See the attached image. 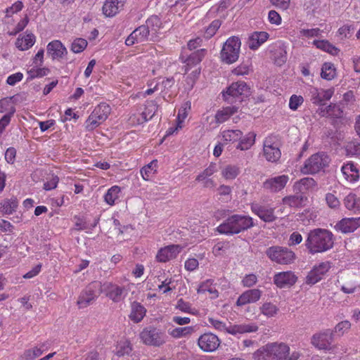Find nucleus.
Wrapping results in <instances>:
<instances>
[{
	"label": "nucleus",
	"mask_w": 360,
	"mask_h": 360,
	"mask_svg": "<svg viewBox=\"0 0 360 360\" xmlns=\"http://www.w3.org/2000/svg\"><path fill=\"white\" fill-rule=\"evenodd\" d=\"M301 354L299 351H290V346L282 342L268 343L253 354L257 360H298Z\"/></svg>",
	"instance_id": "nucleus-1"
},
{
	"label": "nucleus",
	"mask_w": 360,
	"mask_h": 360,
	"mask_svg": "<svg viewBox=\"0 0 360 360\" xmlns=\"http://www.w3.org/2000/svg\"><path fill=\"white\" fill-rule=\"evenodd\" d=\"M334 237L332 232L324 229H315L308 233L304 245L311 255L323 253L332 249Z\"/></svg>",
	"instance_id": "nucleus-2"
},
{
	"label": "nucleus",
	"mask_w": 360,
	"mask_h": 360,
	"mask_svg": "<svg viewBox=\"0 0 360 360\" xmlns=\"http://www.w3.org/2000/svg\"><path fill=\"white\" fill-rule=\"evenodd\" d=\"M161 21L158 16L150 17L144 25H142L134 30L126 39L127 46H132L135 44L143 43L150 39L156 34L160 27Z\"/></svg>",
	"instance_id": "nucleus-3"
},
{
	"label": "nucleus",
	"mask_w": 360,
	"mask_h": 360,
	"mask_svg": "<svg viewBox=\"0 0 360 360\" xmlns=\"http://www.w3.org/2000/svg\"><path fill=\"white\" fill-rule=\"evenodd\" d=\"M255 226L253 219L249 215L233 214L223 221L217 230L225 235L238 234Z\"/></svg>",
	"instance_id": "nucleus-4"
},
{
	"label": "nucleus",
	"mask_w": 360,
	"mask_h": 360,
	"mask_svg": "<svg viewBox=\"0 0 360 360\" xmlns=\"http://www.w3.org/2000/svg\"><path fill=\"white\" fill-rule=\"evenodd\" d=\"M111 108L105 103H101L95 107L92 112L85 122V128L88 131H93L108 117Z\"/></svg>",
	"instance_id": "nucleus-5"
},
{
	"label": "nucleus",
	"mask_w": 360,
	"mask_h": 360,
	"mask_svg": "<svg viewBox=\"0 0 360 360\" xmlns=\"http://www.w3.org/2000/svg\"><path fill=\"white\" fill-rule=\"evenodd\" d=\"M103 292V285L99 281L89 284L80 293L77 304L79 309L86 308L91 304L99 295Z\"/></svg>",
	"instance_id": "nucleus-6"
},
{
	"label": "nucleus",
	"mask_w": 360,
	"mask_h": 360,
	"mask_svg": "<svg viewBox=\"0 0 360 360\" xmlns=\"http://www.w3.org/2000/svg\"><path fill=\"white\" fill-rule=\"evenodd\" d=\"M241 42L238 37H229L224 44L220 53L221 60L226 64L235 63L239 57Z\"/></svg>",
	"instance_id": "nucleus-7"
},
{
	"label": "nucleus",
	"mask_w": 360,
	"mask_h": 360,
	"mask_svg": "<svg viewBox=\"0 0 360 360\" xmlns=\"http://www.w3.org/2000/svg\"><path fill=\"white\" fill-rule=\"evenodd\" d=\"M330 158L323 153H318L307 159L301 168V172L305 174H314L329 165Z\"/></svg>",
	"instance_id": "nucleus-8"
},
{
	"label": "nucleus",
	"mask_w": 360,
	"mask_h": 360,
	"mask_svg": "<svg viewBox=\"0 0 360 360\" xmlns=\"http://www.w3.org/2000/svg\"><path fill=\"white\" fill-rule=\"evenodd\" d=\"M266 253L272 262L280 264H292L296 258L295 252L285 247H270Z\"/></svg>",
	"instance_id": "nucleus-9"
},
{
	"label": "nucleus",
	"mask_w": 360,
	"mask_h": 360,
	"mask_svg": "<svg viewBox=\"0 0 360 360\" xmlns=\"http://www.w3.org/2000/svg\"><path fill=\"white\" fill-rule=\"evenodd\" d=\"M250 89L244 82L232 83L223 93L224 98L228 103L241 102L249 94Z\"/></svg>",
	"instance_id": "nucleus-10"
},
{
	"label": "nucleus",
	"mask_w": 360,
	"mask_h": 360,
	"mask_svg": "<svg viewBox=\"0 0 360 360\" xmlns=\"http://www.w3.org/2000/svg\"><path fill=\"white\" fill-rule=\"evenodd\" d=\"M143 342L147 345L160 347L167 341V336L165 333L156 328H146L140 334Z\"/></svg>",
	"instance_id": "nucleus-11"
},
{
	"label": "nucleus",
	"mask_w": 360,
	"mask_h": 360,
	"mask_svg": "<svg viewBox=\"0 0 360 360\" xmlns=\"http://www.w3.org/2000/svg\"><path fill=\"white\" fill-rule=\"evenodd\" d=\"M250 209L252 213L264 222H273L276 219L275 208L268 205L253 202L250 205Z\"/></svg>",
	"instance_id": "nucleus-12"
},
{
	"label": "nucleus",
	"mask_w": 360,
	"mask_h": 360,
	"mask_svg": "<svg viewBox=\"0 0 360 360\" xmlns=\"http://www.w3.org/2000/svg\"><path fill=\"white\" fill-rule=\"evenodd\" d=\"M333 342V332L326 330L313 335L311 343L320 350H330Z\"/></svg>",
	"instance_id": "nucleus-13"
},
{
	"label": "nucleus",
	"mask_w": 360,
	"mask_h": 360,
	"mask_svg": "<svg viewBox=\"0 0 360 360\" xmlns=\"http://www.w3.org/2000/svg\"><path fill=\"white\" fill-rule=\"evenodd\" d=\"M263 152L269 162H275L280 159L281 153L275 137L269 136L264 140Z\"/></svg>",
	"instance_id": "nucleus-14"
},
{
	"label": "nucleus",
	"mask_w": 360,
	"mask_h": 360,
	"mask_svg": "<svg viewBox=\"0 0 360 360\" xmlns=\"http://www.w3.org/2000/svg\"><path fill=\"white\" fill-rule=\"evenodd\" d=\"M330 269L328 262H324L314 266L308 273L305 278V283L308 285H314L319 282Z\"/></svg>",
	"instance_id": "nucleus-15"
},
{
	"label": "nucleus",
	"mask_w": 360,
	"mask_h": 360,
	"mask_svg": "<svg viewBox=\"0 0 360 360\" xmlns=\"http://www.w3.org/2000/svg\"><path fill=\"white\" fill-rule=\"evenodd\" d=\"M221 343L219 338L212 333H205L201 335L198 340V345L200 349L205 352H212L215 351Z\"/></svg>",
	"instance_id": "nucleus-16"
},
{
	"label": "nucleus",
	"mask_w": 360,
	"mask_h": 360,
	"mask_svg": "<svg viewBox=\"0 0 360 360\" xmlns=\"http://www.w3.org/2000/svg\"><path fill=\"white\" fill-rule=\"evenodd\" d=\"M103 292L114 302H119L123 300L127 295V289L123 286H119L112 283H104Z\"/></svg>",
	"instance_id": "nucleus-17"
},
{
	"label": "nucleus",
	"mask_w": 360,
	"mask_h": 360,
	"mask_svg": "<svg viewBox=\"0 0 360 360\" xmlns=\"http://www.w3.org/2000/svg\"><path fill=\"white\" fill-rule=\"evenodd\" d=\"M334 88L327 89L312 87L309 89L311 101L317 105H325L326 101H329L334 94Z\"/></svg>",
	"instance_id": "nucleus-18"
},
{
	"label": "nucleus",
	"mask_w": 360,
	"mask_h": 360,
	"mask_svg": "<svg viewBox=\"0 0 360 360\" xmlns=\"http://www.w3.org/2000/svg\"><path fill=\"white\" fill-rule=\"evenodd\" d=\"M288 181L289 176L282 174L266 179L263 183V187L271 193H278L285 187Z\"/></svg>",
	"instance_id": "nucleus-19"
},
{
	"label": "nucleus",
	"mask_w": 360,
	"mask_h": 360,
	"mask_svg": "<svg viewBox=\"0 0 360 360\" xmlns=\"http://www.w3.org/2000/svg\"><path fill=\"white\" fill-rule=\"evenodd\" d=\"M297 279L292 271H282L274 275V283L279 288H289L296 283Z\"/></svg>",
	"instance_id": "nucleus-20"
},
{
	"label": "nucleus",
	"mask_w": 360,
	"mask_h": 360,
	"mask_svg": "<svg viewBox=\"0 0 360 360\" xmlns=\"http://www.w3.org/2000/svg\"><path fill=\"white\" fill-rule=\"evenodd\" d=\"M182 250L179 245H170L160 248L156 255V259L159 262H167L175 258Z\"/></svg>",
	"instance_id": "nucleus-21"
},
{
	"label": "nucleus",
	"mask_w": 360,
	"mask_h": 360,
	"mask_svg": "<svg viewBox=\"0 0 360 360\" xmlns=\"http://www.w3.org/2000/svg\"><path fill=\"white\" fill-rule=\"evenodd\" d=\"M262 290L254 288L245 290L238 298L236 306L242 307L248 304L255 303L261 298Z\"/></svg>",
	"instance_id": "nucleus-22"
},
{
	"label": "nucleus",
	"mask_w": 360,
	"mask_h": 360,
	"mask_svg": "<svg viewBox=\"0 0 360 360\" xmlns=\"http://www.w3.org/2000/svg\"><path fill=\"white\" fill-rule=\"evenodd\" d=\"M46 49L47 54L51 56L52 60H59L68 53L67 49L59 40H53L49 42Z\"/></svg>",
	"instance_id": "nucleus-23"
},
{
	"label": "nucleus",
	"mask_w": 360,
	"mask_h": 360,
	"mask_svg": "<svg viewBox=\"0 0 360 360\" xmlns=\"http://www.w3.org/2000/svg\"><path fill=\"white\" fill-rule=\"evenodd\" d=\"M341 172L345 179L350 184H354L359 180V169L356 165L352 161L347 162L342 166Z\"/></svg>",
	"instance_id": "nucleus-24"
},
{
	"label": "nucleus",
	"mask_w": 360,
	"mask_h": 360,
	"mask_svg": "<svg viewBox=\"0 0 360 360\" xmlns=\"http://www.w3.org/2000/svg\"><path fill=\"white\" fill-rule=\"evenodd\" d=\"M360 226V217L344 218L335 225L337 230L343 233L354 232Z\"/></svg>",
	"instance_id": "nucleus-25"
},
{
	"label": "nucleus",
	"mask_w": 360,
	"mask_h": 360,
	"mask_svg": "<svg viewBox=\"0 0 360 360\" xmlns=\"http://www.w3.org/2000/svg\"><path fill=\"white\" fill-rule=\"evenodd\" d=\"M259 326L255 322H244L239 324H234L229 329V334L232 335H238L245 333H257Z\"/></svg>",
	"instance_id": "nucleus-26"
},
{
	"label": "nucleus",
	"mask_w": 360,
	"mask_h": 360,
	"mask_svg": "<svg viewBox=\"0 0 360 360\" xmlns=\"http://www.w3.org/2000/svg\"><path fill=\"white\" fill-rule=\"evenodd\" d=\"M125 0H105L102 10L106 17L115 16L124 6Z\"/></svg>",
	"instance_id": "nucleus-27"
},
{
	"label": "nucleus",
	"mask_w": 360,
	"mask_h": 360,
	"mask_svg": "<svg viewBox=\"0 0 360 360\" xmlns=\"http://www.w3.org/2000/svg\"><path fill=\"white\" fill-rule=\"evenodd\" d=\"M269 37V34L266 32H254L248 38V46L252 50H257Z\"/></svg>",
	"instance_id": "nucleus-28"
},
{
	"label": "nucleus",
	"mask_w": 360,
	"mask_h": 360,
	"mask_svg": "<svg viewBox=\"0 0 360 360\" xmlns=\"http://www.w3.org/2000/svg\"><path fill=\"white\" fill-rule=\"evenodd\" d=\"M35 41V36L32 33H27L25 35H19L15 44L20 51H26L34 44Z\"/></svg>",
	"instance_id": "nucleus-29"
},
{
	"label": "nucleus",
	"mask_w": 360,
	"mask_h": 360,
	"mask_svg": "<svg viewBox=\"0 0 360 360\" xmlns=\"http://www.w3.org/2000/svg\"><path fill=\"white\" fill-rule=\"evenodd\" d=\"M238 108L236 105H232L222 108L218 110L214 117L217 123L221 124L228 120L231 116L238 112Z\"/></svg>",
	"instance_id": "nucleus-30"
},
{
	"label": "nucleus",
	"mask_w": 360,
	"mask_h": 360,
	"mask_svg": "<svg viewBox=\"0 0 360 360\" xmlns=\"http://www.w3.org/2000/svg\"><path fill=\"white\" fill-rule=\"evenodd\" d=\"M121 188L118 186H113L108 189L105 193L104 201L108 205L112 206L120 201Z\"/></svg>",
	"instance_id": "nucleus-31"
},
{
	"label": "nucleus",
	"mask_w": 360,
	"mask_h": 360,
	"mask_svg": "<svg viewBox=\"0 0 360 360\" xmlns=\"http://www.w3.org/2000/svg\"><path fill=\"white\" fill-rule=\"evenodd\" d=\"M146 313V309L142 304H141L139 302H134L131 304V309L129 314V318L134 323H139L143 319Z\"/></svg>",
	"instance_id": "nucleus-32"
},
{
	"label": "nucleus",
	"mask_w": 360,
	"mask_h": 360,
	"mask_svg": "<svg viewBox=\"0 0 360 360\" xmlns=\"http://www.w3.org/2000/svg\"><path fill=\"white\" fill-rule=\"evenodd\" d=\"M132 351L131 342L125 338L121 339L115 345L114 353L117 356L129 355Z\"/></svg>",
	"instance_id": "nucleus-33"
},
{
	"label": "nucleus",
	"mask_w": 360,
	"mask_h": 360,
	"mask_svg": "<svg viewBox=\"0 0 360 360\" xmlns=\"http://www.w3.org/2000/svg\"><path fill=\"white\" fill-rule=\"evenodd\" d=\"M243 132L238 129H227L220 132L219 137L225 143L236 142L242 138Z\"/></svg>",
	"instance_id": "nucleus-34"
},
{
	"label": "nucleus",
	"mask_w": 360,
	"mask_h": 360,
	"mask_svg": "<svg viewBox=\"0 0 360 360\" xmlns=\"http://www.w3.org/2000/svg\"><path fill=\"white\" fill-rule=\"evenodd\" d=\"M198 293L209 292L212 298H216L218 297L219 293L216 289V286L214 284V281L212 279H207L200 283L197 289Z\"/></svg>",
	"instance_id": "nucleus-35"
},
{
	"label": "nucleus",
	"mask_w": 360,
	"mask_h": 360,
	"mask_svg": "<svg viewBox=\"0 0 360 360\" xmlns=\"http://www.w3.org/2000/svg\"><path fill=\"white\" fill-rule=\"evenodd\" d=\"M344 204L347 210L352 211L354 213L360 211V198L354 193L348 194L344 199Z\"/></svg>",
	"instance_id": "nucleus-36"
},
{
	"label": "nucleus",
	"mask_w": 360,
	"mask_h": 360,
	"mask_svg": "<svg viewBox=\"0 0 360 360\" xmlns=\"http://www.w3.org/2000/svg\"><path fill=\"white\" fill-rule=\"evenodd\" d=\"M240 167L235 165H228L223 167L221 174L222 177L227 180L235 179L240 174Z\"/></svg>",
	"instance_id": "nucleus-37"
},
{
	"label": "nucleus",
	"mask_w": 360,
	"mask_h": 360,
	"mask_svg": "<svg viewBox=\"0 0 360 360\" xmlns=\"http://www.w3.org/2000/svg\"><path fill=\"white\" fill-rule=\"evenodd\" d=\"M158 161L153 160L141 169V174L145 181H150L157 172Z\"/></svg>",
	"instance_id": "nucleus-38"
},
{
	"label": "nucleus",
	"mask_w": 360,
	"mask_h": 360,
	"mask_svg": "<svg viewBox=\"0 0 360 360\" xmlns=\"http://www.w3.org/2000/svg\"><path fill=\"white\" fill-rule=\"evenodd\" d=\"M206 53L207 50L202 49L191 54L189 57L184 61V63H186L185 71L187 72L188 70V66L199 63L205 57Z\"/></svg>",
	"instance_id": "nucleus-39"
},
{
	"label": "nucleus",
	"mask_w": 360,
	"mask_h": 360,
	"mask_svg": "<svg viewBox=\"0 0 360 360\" xmlns=\"http://www.w3.org/2000/svg\"><path fill=\"white\" fill-rule=\"evenodd\" d=\"M313 44L319 49L326 51L331 55L335 56L339 50L327 40H314Z\"/></svg>",
	"instance_id": "nucleus-40"
},
{
	"label": "nucleus",
	"mask_w": 360,
	"mask_h": 360,
	"mask_svg": "<svg viewBox=\"0 0 360 360\" xmlns=\"http://www.w3.org/2000/svg\"><path fill=\"white\" fill-rule=\"evenodd\" d=\"M299 186V189L301 192L307 191H314L317 188V184L316 181L311 177H305L300 179L295 184Z\"/></svg>",
	"instance_id": "nucleus-41"
},
{
	"label": "nucleus",
	"mask_w": 360,
	"mask_h": 360,
	"mask_svg": "<svg viewBox=\"0 0 360 360\" xmlns=\"http://www.w3.org/2000/svg\"><path fill=\"white\" fill-rule=\"evenodd\" d=\"M321 76L326 80H332L336 77V68L332 63L326 62L322 65Z\"/></svg>",
	"instance_id": "nucleus-42"
},
{
	"label": "nucleus",
	"mask_w": 360,
	"mask_h": 360,
	"mask_svg": "<svg viewBox=\"0 0 360 360\" xmlns=\"http://www.w3.org/2000/svg\"><path fill=\"white\" fill-rule=\"evenodd\" d=\"M16 198L5 199L0 202V211L6 214H11L18 207Z\"/></svg>",
	"instance_id": "nucleus-43"
},
{
	"label": "nucleus",
	"mask_w": 360,
	"mask_h": 360,
	"mask_svg": "<svg viewBox=\"0 0 360 360\" xmlns=\"http://www.w3.org/2000/svg\"><path fill=\"white\" fill-rule=\"evenodd\" d=\"M278 310V307L271 302H266L259 307L260 313L267 318L275 316Z\"/></svg>",
	"instance_id": "nucleus-44"
},
{
	"label": "nucleus",
	"mask_w": 360,
	"mask_h": 360,
	"mask_svg": "<svg viewBox=\"0 0 360 360\" xmlns=\"http://www.w3.org/2000/svg\"><path fill=\"white\" fill-rule=\"evenodd\" d=\"M193 332V328L191 326L179 327L175 328H170L168 330V333L174 338H181L191 335Z\"/></svg>",
	"instance_id": "nucleus-45"
},
{
	"label": "nucleus",
	"mask_w": 360,
	"mask_h": 360,
	"mask_svg": "<svg viewBox=\"0 0 360 360\" xmlns=\"http://www.w3.org/2000/svg\"><path fill=\"white\" fill-rule=\"evenodd\" d=\"M158 281L160 282V283L158 285V290L163 294L167 293L176 288L172 277H167L162 281L158 278Z\"/></svg>",
	"instance_id": "nucleus-46"
},
{
	"label": "nucleus",
	"mask_w": 360,
	"mask_h": 360,
	"mask_svg": "<svg viewBox=\"0 0 360 360\" xmlns=\"http://www.w3.org/2000/svg\"><path fill=\"white\" fill-rule=\"evenodd\" d=\"M255 134L253 132H250L244 138L240 139L236 148L240 150H246L255 143Z\"/></svg>",
	"instance_id": "nucleus-47"
},
{
	"label": "nucleus",
	"mask_w": 360,
	"mask_h": 360,
	"mask_svg": "<svg viewBox=\"0 0 360 360\" xmlns=\"http://www.w3.org/2000/svg\"><path fill=\"white\" fill-rule=\"evenodd\" d=\"M43 350L41 348L34 347L25 350L20 358L21 360H34L41 356Z\"/></svg>",
	"instance_id": "nucleus-48"
},
{
	"label": "nucleus",
	"mask_w": 360,
	"mask_h": 360,
	"mask_svg": "<svg viewBox=\"0 0 360 360\" xmlns=\"http://www.w3.org/2000/svg\"><path fill=\"white\" fill-rule=\"evenodd\" d=\"M158 110V105L154 101L147 102L145 110L142 112V118L144 121L151 119Z\"/></svg>",
	"instance_id": "nucleus-49"
},
{
	"label": "nucleus",
	"mask_w": 360,
	"mask_h": 360,
	"mask_svg": "<svg viewBox=\"0 0 360 360\" xmlns=\"http://www.w3.org/2000/svg\"><path fill=\"white\" fill-rule=\"evenodd\" d=\"M347 155L354 156L360 155V142L359 141H352L345 146Z\"/></svg>",
	"instance_id": "nucleus-50"
},
{
	"label": "nucleus",
	"mask_w": 360,
	"mask_h": 360,
	"mask_svg": "<svg viewBox=\"0 0 360 360\" xmlns=\"http://www.w3.org/2000/svg\"><path fill=\"white\" fill-rule=\"evenodd\" d=\"M217 172V167L215 163H211L202 172L199 174L196 177L197 181H202L213 174Z\"/></svg>",
	"instance_id": "nucleus-51"
},
{
	"label": "nucleus",
	"mask_w": 360,
	"mask_h": 360,
	"mask_svg": "<svg viewBox=\"0 0 360 360\" xmlns=\"http://www.w3.org/2000/svg\"><path fill=\"white\" fill-rule=\"evenodd\" d=\"M87 41L82 38H77L71 44V51L75 53L82 52L87 46Z\"/></svg>",
	"instance_id": "nucleus-52"
},
{
	"label": "nucleus",
	"mask_w": 360,
	"mask_h": 360,
	"mask_svg": "<svg viewBox=\"0 0 360 360\" xmlns=\"http://www.w3.org/2000/svg\"><path fill=\"white\" fill-rule=\"evenodd\" d=\"M209 323L210 325L214 327L216 330L229 334V329L231 324L226 326L225 323L215 319H209Z\"/></svg>",
	"instance_id": "nucleus-53"
},
{
	"label": "nucleus",
	"mask_w": 360,
	"mask_h": 360,
	"mask_svg": "<svg viewBox=\"0 0 360 360\" xmlns=\"http://www.w3.org/2000/svg\"><path fill=\"white\" fill-rule=\"evenodd\" d=\"M221 26V22L219 20H215L212 22V23L207 27V29L205 31L204 37L206 39H210L212 37H213L217 30Z\"/></svg>",
	"instance_id": "nucleus-54"
},
{
	"label": "nucleus",
	"mask_w": 360,
	"mask_h": 360,
	"mask_svg": "<svg viewBox=\"0 0 360 360\" xmlns=\"http://www.w3.org/2000/svg\"><path fill=\"white\" fill-rule=\"evenodd\" d=\"M350 328L351 323L349 321H342L335 326L333 332L338 335L342 336L347 333Z\"/></svg>",
	"instance_id": "nucleus-55"
},
{
	"label": "nucleus",
	"mask_w": 360,
	"mask_h": 360,
	"mask_svg": "<svg viewBox=\"0 0 360 360\" xmlns=\"http://www.w3.org/2000/svg\"><path fill=\"white\" fill-rule=\"evenodd\" d=\"M322 30L319 28L302 29L300 30V36L306 38L318 37L321 36Z\"/></svg>",
	"instance_id": "nucleus-56"
},
{
	"label": "nucleus",
	"mask_w": 360,
	"mask_h": 360,
	"mask_svg": "<svg viewBox=\"0 0 360 360\" xmlns=\"http://www.w3.org/2000/svg\"><path fill=\"white\" fill-rule=\"evenodd\" d=\"M49 70L47 68H33L27 71V74L29 75V78L32 79L36 77H41L46 75L49 73Z\"/></svg>",
	"instance_id": "nucleus-57"
},
{
	"label": "nucleus",
	"mask_w": 360,
	"mask_h": 360,
	"mask_svg": "<svg viewBox=\"0 0 360 360\" xmlns=\"http://www.w3.org/2000/svg\"><path fill=\"white\" fill-rule=\"evenodd\" d=\"M304 102L302 96L293 94L290 96L289 101V108L292 110H296Z\"/></svg>",
	"instance_id": "nucleus-58"
},
{
	"label": "nucleus",
	"mask_w": 360,
	"mask_h": 360,
	"mask_svg": "<svg viewBox=\"0 0 360 360\" xmlns=\"http://www.w3.org/2000/svg\"><path fill=\"white\" fill-rule=\"evenodd\" d=\"M283 203L291 207H295L301 204V198L297 195H290L283 198Z\"/></svg>",
	"instance_id": "nucleus-59"
},
{
	"label": "nucleus",
	"mask_w": 360,
	"mask_h": 360,
	"mask_svg": "<svg viewBox=\"0 0 360 360\" xmlns=\"http://www.w3.org/2000/svg\"><path fill=\"white\" fill-rule=\"evenodd\" d=\"M174 84V80L173 78H167L166 79L162 80L161 84H160V89L161 90V93L162 94V97L165 100L166 98L167 91L170 89Z\"/></svg>",
	"instance_id": "nucleus-60"
},
{
	"label": "nucleus",
	"mask_w": 360,
	"mask_h": 360,
	"mask_svg": "<svg viewBox=\"0 0 360 360\" xmlns=\"http://www.w3.org/2000/svg\"><path fill=\"white\" fill-rule=\"evenodd\" d=\"M176 309L181 311L182 312L189 313L192 314H195L190 303L185 302L183 299H179L177 301Z\"/></svg>",
	"instance_id": "nucleus-61"
},
{
	"label": "nucleus",
	"mask_w": 360,
	"mask_h": 360,
	"mask_svg": "<svg viewBox=\"0 0 360 360\" xmlns=\"http://www.w3.org/2000/svg\"><path fill=\"white\" fill-rule=\"evenodd\" d=\"M325 199L329 207L336 209L340 207V200L334 194L330 193H326Z\"/></svg>",
	"instance_id": "nucleus-62"
},
{
	"label": "nucleus",
	"mask_w": 360,
	"mask_h": 360,
	"mask_svg": "<svg viewBox=\"0 0 360 360\" xmlns=\"http://www.w3.org/2000/svg\"><path fill=\"white\" fill-rule=\"evenodd\" d=\"M23 8V4L20 1L15 2L11 6L6 8V16L11 17L13 14L20 11Z\"/></svg>",
	"instance_id": "nucleus-63"
},
{
	"label": "nucleus",
	"mask_w": 360,
	"mask_h": 360,
	"mask_svg": "<svg viewBox=\"0 0 360 360\" xmlns=\"http://www.w3.org/2000/svg\"><path fill=\"white\" fill-rule=\"evenodd\" d=\"M29 22V18L27 15H25L15 26L13 31H11L10 35H15L18 32L22 31Z\"/></svg>",
	"instance_id": "nucleus-64"
}]
</instances>
